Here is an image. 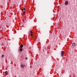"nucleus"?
Listing matches in <instances>:
<instances>
[{"mask_svg": "<svg viewBox=\"0 0 77 77\" xmlns=\"http://www.w3.org/2000/svg\"><path fill=\"white\" fill-rule=\"evenodd\" d=\"M25 66V65H23V64H21V65H20V67L22 68H23V67Z\"/></svg>", "mask_w": 77, "mask_h": 77, "instance_id": "obj_4", "label": "nucleus"}, {"mask_svg": "<svg viewBox=\"0 0 77 77\" xmlns=\"http://www.w3.org/2000/svg\"><path fill=\"white\" fill-rule=\"evenodd\" d=\"M68 1H66V2H65V5H68Z\"/></svg>", "mask_w": 77, "mask_h": 77, "instance_id": "obj_3", "label": "nucleus"}, {"mask_svg": "<svg viewBox=\"0 0 77 77\" xmlns=\"http://www.w3.org/2000/svg\"><path fill=\"white\" fill-rule=\"evenodd\" d=\"M2 46H3V45H2Z\"/></svg>", "mask_w": 77, "mask_h": 77, "instance_id": "obj_14", "label": "nucleus"}, {"mask_svg": "<svg viewBox=\"0 0 77 77\" xmlns=\"http://www.w3.org/2000/svg\"><path fill=\"white\" fill-rule=\"evenodd\" d=\"M24 10H26V8H24Z\"/></svg>", "mask_w": 77, "mask_h": 77, "instance_id": "obj_12", "label": "nucleus"}, {"mask_svg": "<svg viewBox=\"0 0 77 77\" xmlns=\"http://www.w3.org/2000/svg\"><path fill=\"white\" fill-rule=\"evenodd\" d=\"M19 50L20 51H22L23 50V49H22V48H20V49H19Z\"/></svg>", "mask_w": 77, "mask_h": 77, "instance_id": "obj_8", "label": "nucleus"}, {"mask_svg": "<svg viewBox=\"0 0 77 77\" xmlns=\"http://www.w3.org/2000/svg\"><path fill=\"white\" fill-rule=\"evenodd\" d=\"M29 32H30L31 36H32V35H33V33H32V31H30Z\"/></svg>", "mask_w": 77, "mask_h": 77, "instance_id": "obj_5", "label": "nucleus"}, {"mask_svg": "<svg viewBox=\"0 0 77 77\" xmlns=\"http://www.w3.org/2000/svg\"><path fill=\"white\" fill-rule=\"evenodd\" d=\"M2 57H4V55H2Z\"/></svg>", "mask_w": 77, "mask_h": 77, "instance_id": "obj_11", "label": "nucleus"}, {"mask_svg": "<svg viewBox=\"0 0 77 77\" xmlns=\"http://www.w3.org/2000/svg\"><path fill=\"white\" fill-rule=\"evenodd\" d=\"M23 14L24 15H25L26 14V13H25V11H24V12H23Z\"/></svg>", "mask_w": 77, "mask_h": 77, "instance_id": "obj_9", "label": "nucleus"}, {"mask_svg": "<svg viewBox=\"0 0 77 77\" xmlns=\"http://www.w3.org/2000/svg\"><path fill=\"white\" fill-rule=\"evenodd\" d=\"M61 56H63L64 54V51H61Z\"/></svg>", "mask_w": 77, "mask_h": 77, "instance_id": "obj_1", "label": "nucleus"}, {"mask_svg": "<svg viewBox=\"0 0 77 77\" xmlns=\"http://www.w3.org/2000/svg\"><path fill=\"white\" fill-rule=\"evenodd\" d=\"M23 45H20V48H23Z\"/></svg>", "mask_w": 77, "mask_h": 77, "instance_id": "obj_7", "label": "nucleus"}, {"mask_svg": "<svg viewBox=\"0 0 77 77\" xmlns=\"http://www.w3.org/2000/svg\"><path fill=\"white\" fill-rule=\"evenodd\" d=\"M76 44L75 43H74L72 45V48H74Z\"/></svg>", "mask_w": 77, "mask_h": 77, "instance_id": "obj_2", "label": "nucleus"}, {"mask_svg": "<svg viewBox=\"0 0 77 77\" xmlns=\"http://www.w3.org/2000/svg\"><path fill=\"white\" fill-rule=\"evenodd\" d=\"M8 74V73L7 72V71H5V75H7Z\"/></svg>", "mask_w": 77, "mask_h": 77, "instance_id": "obj_6", "label": "nucleus"}, {"mask_svg": "<svg viewBox=\"0 0 77 77\" xmlns=\"http://www.w3.org/2000/svg\"><path fill=\"white\" fill-rule=\"evenodd\" d=\"M25 59H26V60H27L28 59V58L27 57H26L25 58Z\"/></svg>", "mask_w": 77, "mask_h": 77, "instance_id": "obj_10", "label": "nucleus"}, {"mask_svg": "<svg viewBox=\"0 0 77 77\" xmlns=\"http://www.w3.org/2000/svg\"><path fill=\"white\" fill-rule=\"evenodd\" d=\"M24 10V9H22V11H23Z\"/></svg>", "mask_w": 77, "mask_h": 77, "instance_id": "obj_13", "label": "nucleus"}]
</instances>
